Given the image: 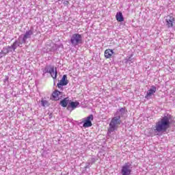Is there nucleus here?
I'll return each mask as SVG.
<instances>
[{
  "label": "nucleus",
  "mask_w": 175,
  "mask_h": 175,
  "mask_svg": "<svg viewBox=\"0 0 175 175\" xmlns=\"http://www.w3.org/2000/svg\"><path fill=\"white\" fill-rule=\"evenodd\" d=\"M171 120L172 116L165 113L164 116L156 122V125L153 128L154 132H155V133H166L167 129L170 128Z\"/></svg>",
  "instance_id": "nucleus-1"
},
{
  "label": "nucleus",
  "mask_w": 175,
  "mask_h": 175,
  "mask_svg": "<svg viewBox=\"0 0 175 175\" xmlns=\"http://www.w3.org/2000/svg\"><path fill=\"white\" fill-rule=\"evenodd\" d=\"M124 116H125V107H122L116 111L109 122L108 129V132L109 133L118 129V126H120L121 122H122V121H121V118L124 117Z\"/></svg>",
  "instance_id": "nucleus-2"
},
{
  "label": "nucleus",
  "mask_w": 175,
  "mask_h": 175,
  "mask_svg": "<svg viewBox=\"0 0 175 175\" xmlns=\"http://www.w3.org/2000/svg\"><path fill=\"white\" fill-rule=\"evenodd\" d=\"M32 35H33V28L31 27L29 30L25 31L23 37H21V36H19L15 42L18 44V47H23V44H25V43H27V40H28V39H31Z\"/></svg>",
  "instance_id": "nucleus-3"
},
{
  "label": "nucleus",
  "mask_w": 175,
  "mask_h": 175,
  "mask_svg": "<svg viewBox=\"0 0 175 175\" xmlns=\"http://www.w3.org/2000/svg\"><path fill=\"white\" fill-rule=\"evenodd\" d=\"M69 43L72 47H77V46L83 44V36L79 33L72 34L70 36Z\"/></svg>",
  "instance_id": "nucleus-4"
},
{
  "label": "nucleus",
  "mask_w": 175,
  "mask_h": 175,
  "mask_svg": "<svg viewBox=\"0 0 175 175\" xmlns=\"http://www.w3.org/2000/svg\"><path fill=\"white\" fill-rule=\"evenodd\" d=\"M17 47H18V44L16 41L11 46L3 47V50L0 52V58L5 57L6 54H9V53H12V51H16Z\"/></svg>",
  "instance_id": "nucleus-5"
},
{
  "label": "nucleus",
  "mask_w": 175,
  "mask_h": 175,
  "mask_svg": "<svg viewBox=\"0 0 175 175\" xmlns=\"http://www.w3.org/2000/svg\"><path fill=\"white\" fill-rule=\"evenodd\" d=\"M42 72L44 75H46V73H49L53 80H57V76L58 75V72H57V69H55V71L54 70V67H51L50 68H49V66H46L42 70Z\"/></svg>",
  "instance_id": "nucleus-6"
},
{
  "label": "nucleus",
  "mask_w": 175,
  "mask_h": 175,
  "mask_svg": "<svg viewBox=\"0 0 175 175\" xmlns=\"http://www.w3.org/2000/svg\"><path fill=\"white\" fill-rule=\"evenodd\" d=\"M132 163H126L121 169L122 175H131L132 173Z\"/></svg>",
  "instance_id": "nucleus-7"
},
{
  "label": "nucleus",
  "mask_w": 175,
  "mask_h": 175,
  "mask_svg": "<svg viewBox=\"0 0 175 175\" xmlns=\"http://www.w3.org/2000/svg\"><path fill=\"white\" fill-rule=\"evenodd\" d=\"M94 121V115L91 114L87 118H83V128H90V126H92V122Z\"/></svg>",
  "instance_id": "nucleus-8"
},
{
  "label": "nucleus",
  "mask_w": 175,
  "mask_h": 175,
  "mask_svg": "<svg viewBox=\"0 0 175 175\" xmlns=\"http://www.w3.org/2000/svg\"><path fill=\"white\" fill-rule=\"evenodd\" d=\"M67 79L68 76L66 75H64L59 83H57L58 88L62 90V87H64V85H68V83H69V81H68Z\"/></svg>",
  "instance_id": "nucleus-9"
},
{
  "label": "nucleus",
  "mask_w": 175,
  "mask_h": 175,
  "mask_svg": "<svg viewBox=\"0 0 175 175\" xmlns=\"http://www.w3.org/2000/svg\"><path fill=\"white\" fill-rule=\"evenodd\" d=\"M80 105V103L77 101H71L68 103L67 106V110L68 111H73L75 109H77V107Z\"/></svg>",
  "instance_id": "nucleus-10"
},
{
  "label": "nucleus",
  "mask_w": 175,
  "mask_h": 175,
  "mask_svg": "<svg viewBox=\"0 0 175 175\" xmlns=\"http://www.w3.org/2000/svg\"><path fill=\"white\" fill-rule=\"evenodd\" d=\"M175 19L172 16H167L165 19V23L167 28H173V23H174Z\"/></svg>",
  "instance_id": "nucleus-11"
},
{
  "label": "nucleus",
  "mask_w": 175,
  "mask_h": 175,
  "mask_svg": "<svg viewBox=\"0 0 175 175\" xmlns=\"http://www.w3.org/2000/svg\"><path fill=\"white\" fill-rule=\"evenodd\" d=\"M157 92V87L152 85L151 88L148 90L146 95L145 96L146 99H151L152 95Z\"/></svg>",
  "instance_id": "nucleus-12"
},
{
  "label": "nucleus",
  "mask_w": 175,
  "mask_h": 175,
  "mask_svg": "<svg viewBox=\"0 0 175 175\" xmlns=\"http://www.w3.org/2000/svg\"><path fill=\"white\" fill-rule=\"evenodd\" d=\"M114 54V51L113 49H106L105 51V57L107 59L111 58V55Z\"/></svg>",
  "instance_id": "nucleus-13"
},
{
  "label": "nucleus",
  "mask_w": 175,
  "mask_h": 175,
  "mask_svg": "<svg viewBox=\"0 0 175 175\" xmlns=\"http://www.w3.org/2000/svg\"><path fill=\"white\" fill-rule=\"evenodd\" d=\"M62 92L55 90L53 93V97L54 98L55 100H59V95H62Z\"/></svg>",
  "instance_id": "nucleus-14"
},
{
  "label": "nucleus",
  "mask_w": 175,
  "mask_h": 175,
  "mask_svg": "<svg viewBox=\"0 0 175 175\" xmlns=\"http://www.w3.org/2000/svg\"><path fill=\"white\" fill-rule=\"evenodd\" d=\"M69 103V98L66 97L60 101V105L62 107H68V104Z\"/></svg>",
  "instance_id": "nucleus-15"
},
{
  "label": "nucleus",
  "mask_w": 175,
  "mask_h": 175,
  "mask_svg": "<svg viewBox=\"0 0 175 175\" xmlns=\"http://www.w3.org/2000/svg\"><path fill=\"white\" fill-rule=\"evenodd\" d=\"M116 20L117 21H119L120 23L124 21V16H122V12H119L116 14Z\"/></svg>",
  "instance_id": "nucleus-16"
},
{
  "label": "nucleus",
  "mask_w": 175,
  "mask_h": 175,
  "mask_svg": "<svg viewBox=\"0 0 175 175\" xmlns=\"http://www.w3.org/2000/svg\"><path fill=\"white\" fill-rule=\"evenodd\" d=\"M134 59H133V55H131L129 57H126V64H131V62H133Z\"/></svg>",
  "instance_id": "nucleus-17"
},
{
  "label": "nucleus",
  "mask_w": 175,
  "mask_h": 175,
  "mask_svg": "<svg viewBox=\"0 0 175 175\" xmlns=\"http://www.w3.org/2000/svg\"><path fill=\"white\" fill-rule=\"evenodd\" d=\"M49 101H47L46 100H41V106H42V107H49Z\"/></svg>",
  "instance_id": "nucleus-18"
},
{
  "label": "nucleus",
  "mask_w": 175,
  "mask_h": 175,
  "mask_svg": "<svg viewBox=\"0 0 175 175\" xmlns=\"http://www.w3.org/2000/svg\"><path fill=\"white\" fill-rule=\"evenodd\" d=\"M91 165H94V163L95 162H96V159L94 157L90 158L88 161Z\"/></svg>",
  "instance_id": "nucleus-19"
},
{
  "label": "nucleus",
  "mask_w": 175,
  "mask_h": 175,
  "mask_svg": "<svg viewBox=\"0 0 175 175\" xmlns=\"http://www.w3.org/2000/svg\"><path fill=\"white\" fill-rule=\"evenodd\" d=\"M91 164L88 161L87 163H86V164H85V169H90V165Z\"/></svg>",
  "instance_id": "nucleus-20"
},
{
  "label": "nucleus",
  "mask_w": 175,
  "mask_h": 175,
  "mask_svg": "<svg viewBox=\"0 0 175 175\" xmlns=\"http://www.w3.org/2000/svg\"><path fill=\"white\" fill-rule=\"evenodd\" d=\"M49 119H51L53 118V114L52 113H50L49 114Z\"/></svg>",
  "instance_id": "nucleus-21"
},
{
  "label": "nucleus",
  "mask_w": 175,
  "mask_h": 175,
  "mask_svg": "<svg viewBox=\"0 0 175 175\" xmlns=\"http://www.w3.org/2000/svg\"><path fill=\"white\" fill-rule=\"evenodd\" d=\"M64 3H65V5H68V3H69V1H66L64 2Z\"/></svg>",
  "instance_id": "nucleus-22"
},
{
  "label": "nucleus",
  "mask_w": 175,
  "mask_h": 175,
  "mask_svg": "<svg viewBox=\"0 0 175 175\" xmlns=\"http://www.w3.org/2000/svg\"><path fill=\"white\" fill-rule=\"evenodd\" d=\"M8 79H9V78L5 79V81H8Z\"/></svg>",
  "instance_id": "nucleus-23"
}]
</instances>
